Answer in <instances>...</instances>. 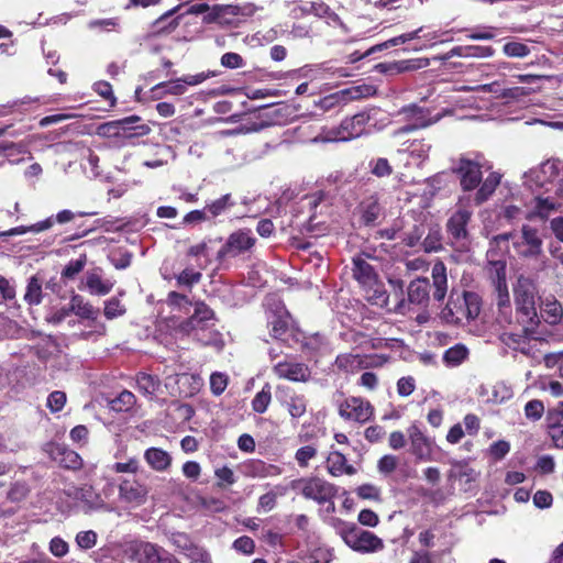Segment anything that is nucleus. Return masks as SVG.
Listing matches in <instances>:
<instances>
[{
  "label": "nucleus",
  "instance_id": "nucleus-1",
  "mask_svg": "<svg viewBox=\"0 0 563 563\" xmlns=\"http://www.w3.org/2000/svg\"><path fill=\"white\" fill-rule=\"evenodd\" d=\"M214 312L203 302H196L194 313L177 324L176 331L181 335L220 350L223 340L220 332L213 329Z\"/></svg>",
  "mask_w": 563,
  "mask_h": 563
},
{
  "label": "nucleus",
  "instance_id": "nucleus-2",
  "mask_svg": "<svg viewBox=\"0 0 563 563\" xmlns=\"http://www.w3.org/2000/svg\"><path fill=\"white\" fill-rule=\"evenodd\" d=\"M509 238L510 234L508 233L496 235L490 242L492 247L487 251V273L497 292V305L500 310V313L506 319L507 312L510 311V297L506 279V262L504 260L495 258L496 253L495 250L493 249V245L507 243Z\"/></svg>",
  "mask_w": 563,
  "mask_h": 563
},
{
  "label": "nucleus",
  "instance_id": "nucleus-3",
  "mask_svg": "<svg viewBox=\"0 0 563 563\" xmlns=\"http://www.w3.org/2000/svg\"><path fill=\"white\" fill-rule=\"evenodd\" d=\"M514 294L518 319L523 324V331H532L539 323L536 284L532 279L520 276L514 288Z\"/></svg>",
  "mask_w": 563,
  "mask_h": 563
},
{
  "label": "nucleus",
  "instance_id": "nucleus-4",
  "mask_svg": "<svg viewBox=\"0 0 563 563\" xmlns=\"http://www.w3.org/2000/svg\"><path fill=\"white\" fill-rule=\"evenodd\" d=\"M112 492L113 483L109 482L102 492H98L90 484H84L69 488L67 495L77 503L84 514L90 515L93 512H112L114 510V507L107 503V498Z\"/></svg>",
  "mask_w": 563,
  "mask_h": 563
},
{
  "label": "nucleus",
  "instance_id": "nucleus-5",
  "mask_svg": "<svg viewBox=\"0 0 563 563\" xmlns=\"http://www.w3.org/2000/svg\"><path fill=\"white\" fill-rule=\"evenodd\" d=\"M493 165L481 153L461 155L453 166V172L460 177V184L464 191H472L482 181V172L489 170Z\"/></svg>",
  "mask_w": 563,
  "mask_h": 563
},
{
  "label": "nucleus",
  "instance_id": "nucleus-6",
  "mask_svg": "<svg viewBox=\"0 0 563 563\" xmlns=\"http://www.w3.org/2000/svg\"><path fill=\"white\" fill-rule=\"evenodd\" d=\"M345 544L361 553H372L383 550L384 542L371 531L363 530L355 523L340 521L336 527Z\"/></svg>",
  "mask_w": 563,
  "mask_h": 563
},
{
  "label": "nucleus",
  "instance_id": "nucleus-7",
  "mask_svg": "<svg viewBox=\"0 0 563 563\" xmlns=\"http://www.w3.org/2000/svg\"><path fill=\"white\" fill-rule=\"evenodd\" d=\"M123 553L133 563H176L173 554L164 548L144 540H131L124 543Z\"/></svg>",
  "mask_w": 563,
  "mask_h": 563
},
{
  "label": "nucleus",
  "instance_id": "nucleus-8",
  "mask_svg": "<svg viewBox=\"0 0 563 563\" xmlns=\"http://www.w3.org/2000/svg\"><path fill=\"white\" fill-rule=\"evenodd\" d=\"M295 487L300 489L305 498L312 499L318 504L329 503L331 509H334L333 498L336 495V488L333 484L320 477H308L297 481Z\"/></svg>",
  "mask_w": 563,
  "mask_h": 563
},
{
  "label": "nucleus",
  "instance_id": "nucleus-9",
  "mask_svg": "<svg viewBox=\"0 0 563 563\" xmlns=\"http://www.w3.org/2000/svg\"><path fill=\"white\" fill-rule=\"evenodd\" d=\"M211 73H199L196 75H185L180 78L159 82L152 88L154 99H162L165 96H181L187 91L188 86H197L207 80Z\"/></svg>",
  "mask_w": 563,
  "mask_h": 563
},
{
  "label": "nucleus",
  "instance_id": "nucleus-10",
  "mask_svg": "<svg viewBox=\"0 0 563 563\" xmlns=\"http://www.w3.org/2000/svg\"><path fill=\"white\" fill-rule=\"evenodd\" d=\"M375 93L376 88L374 86L363 84L328 95L318 104L322 110L329 111L335 107L346 104L349 101L367 98Z\"/></svg>",
  "mask_w": 563,
  "mask_h": 563
},
{
  "label": "nucleus",
  "instance_id": "nucleus-11",
  "mask_svg": "<svg viewBox=\"0 0 563 563\" xmlns=\"http://www.w3.org/2000/svg\"><path fill=\"white\" fill-rule=\"evenodd\" d=\"M429 280L427 278H418L412 280L408 286V299H401L395 307V312L407 314L410 311V305L424 307L427 306L430 291Z\"/></svg>",
  "mask_w": 563,
  "mask_h": 563
},
{
  "label": "nucleus",
  "instance_id": "nucleus-12",
  "mask_svg": "<svg viewBox=\"0 0 563 563\" xmlns=\"http://www.w3.org/2000/svg\"><path fill=\"white\" fill-rule=\"evenodd\" d=\"M407 435L410 442L411 454L417 460L423 462L432 461L434 440L428 437L417 423H412L407 428Z\"/></svg>",
  "mask_w": 563,
  "mask_h": 563
},
{
  "label": "nucleus",
  "instance_id": "nucleus-13",
  "mask_svg": "<svg viewBox=\"0 0 563 563\" xmlns=\"http://www.w3.org/2000/svg\"><path fill=\"white\" fill-rule=\"evenodd\" d=\"M339 415L345 420L364 423L372 418L373 407L363 398L350 397L339 405Z\"/></svg>",
  "mask_w": 563,
  "mask_h": 563
},
{
  "label": "nucleus",
  "instance_id": "nucleus-14",
  "mask_svg": "<svg viewBox=\"0 0 563 563\" xmlns=\"http://www.w3.org/2000/svg\"><path fill=\"white\" fill-rule=\"evenodd\" d=\"M255 238L251 230H239L229 235L225 244L219 250L218 258L233 257L253 247Z\"/></svg>",
  "mask_w": 563,
  "mask_h": 563
},
{
  "label": "nucleus",
  "instance_id": "nucleus-15",
  "mask_svg": "<svg viewBox=\"0 0 563 563\" xmlns=\"http://www.w3.org/2000/svg\"><path fill=\"white\" fill-rule=\"evenodd\" d=\"M400 113L405 115L408 122L395 132L396 136L427 128L438 121V119H432L430 117V112L428 110L416 104L404 107L400 110Z\"/></svg>",
  "mask_w": 563,
  "mask_h": 563
},
{
  "label": "nucleus",
  "instance_id": "nucleus-16",
  "mask_svg": "<svg viewBox=\"0 0 563 563\" xmlns=\"http://www.w3.org/2000/svg\"><path fill=\"white\" fill-rule=\"evenodd\" d=\"M471 200V197H462L460 199V207L459 209L450 217L446 223L448 232L456 242H461L466 240L467 238V230L466 225L472 217V210L467 209L464 205V202H468Z\"/></svg>",
  "mask_w": 563,
  "mask_h": 563
},
{
  "label": "nucleus",
  "instance_id": "nucleus-17",
  "mask_svg": "<svg viewBox=\"0 0 563 563\" xmlns=\"http://www.w3.org/2000/svg\"><path fill=\"white\" fill-rule=\"evenodd\" d=\"M463 306L465 307V310L461 313L454 312L453 306L455 307L456 303L452 301V299L449 300L446 308L443 311V314L445 318H451L452 322H461L463 319L471 320L475 319L481 311V299L477 294L465 291L462 297Z\"/></svg>",
  "mask_w": 563,
  "mask_h": 563
},
{
  "label": "nucleus",
  "instance_id": "nucleus-18",
  "mask_svg": "<svg viewBox=\"0 0 563 563\" xmlns=\"http://www.w3.org/2000/svg\"><path fill=\"white\" fill-rule=\"evenodd\" d=\"M119 498L132 507H139L146 501L147 488L136 479L122 478L119 482Z\"/></svg>",
  "mask_w": 563,
  "mask_h": 563
},
{
  "label": "nucleus",
  "instance_id": "nucleus-19",
  "mask_svg": "<svg viewBox=\"0 0 563 563\" xmlns=\"http://www.w3.org/2000/svg\"><path fill=\"white\" fill-rule=\"evenodd\" d=\"M274 374L282 379L307 383L311 378L308 365L292 361H282L274 365Z\"/></svg>",
  "mask_w": 563,
  "mask_h": 563
},
{
  "label": "nucleus",
  "instance_id": "nucleus-20",
  "mask_svg": "<svg viewBox=\"0 0 563 563\" xmlns=\"http://www.w3.org/2000/svg\"><path fill=\"white\" fill-rule=\"evenodd\" d=\"M277 399L294 419L302 417L307 411V399L289 387L277 388Z\"/></svg>",
  "mask_w": 563,
  "mask_h": 563
},
{
  "label": "nucleus",
  "instance_id": "nucleus-21",
  "mask_svg": "<svg viewBox=\"0 0 563 563\" xmlns=\"http://www.w3.org/2000/svg\"><path fill=\"white\" fill-rule=\"evenodd\" d=\"M559 173V162L547 161L536 168H531L525 174L526 184L530 187H543L548 183H552Z\"/></svg>",
  "mask_w": 563,
  "mask_h": 563
},
{
  "label": "nucleus",
  "instance_id": "nucleus-22",
  "mask_svg": "<svg viewBox=\"0 0 563 563\" xmlns=\"http://www.w3.org/2000/svg\"><path fill=\"white\" fill-rule=\"evenodd\" d=\"M521 242H516L517 252L525 257L538 256L542 251V240L539 238L538 230L529 225L521 229Z\"/></svg>",
  "mask_w": 563,
  "mask_h": 563
},
{
  "label": "nucleus",
  "instance_id": "nucleus-23",
  "mask_svg": "<svg viewBox=\"0 0 563 563\" xmlns=\"http://www.w3.org/2000/svg\"><path fill=\"white\" fill-rule=\"evenodd\" d=\"M369 122V114L367 112H358L351 118L344 119L340 124L346 141L360 137L366 132V126Z\"/></svg>",
  "mask_w": 563,
  "mask_h": 563
},
{
  "label": "nucleus",
  "instance_id": "nucleus-24",
  "mask_svg": "<svg viewBox=\"0 0 563 563\" xmlns=\"http://www.w3.org/2000/svg\"><path fill=\"white\" fill-rule=\"evenodd\" d=\"M113 285L114 283L112 280L103 278L100 268H95L86 273L85 286L91 295L104 296L112 290Z\"/></svg>",
  "mask_w": 563,
  "mask_h": 563
},
{
  "label": "nucleus",
  "instance_id": "nucleus-25",
  "mask_svg": "<svg viewBox=\"0 0 563 563\" xmlns=\"http://www.w3.org/2000/svg\"><path fill=\"white\" fill-rule=\"evenodd\" d=\"M242 13V9L232 4H217L213 5L210 12L205 16L208 23L218 22L221 24H231L239 22L235 18Z\"/></svg>",
  "mask_w": 563,
  "mask_h": 563
},
{
  "label": "nucleus",
  "instance_id": "nucleus-26",
  "mask_svg": "<svg viewBox=\"0 0 563 563\" xmlns=\"http://www.w3.org/2000/svg\"><path fill=\"white\" fill-rule=\"evenodd\" d=\"M353 276L364 287H372L377 282V275L374 268L362 255L353 258Z\"/></svg>",
  "mask_w": 563,
  "mask_h": 563
},
{
  "label": "nucleus",
  "instance_id": "nucleus-27",
  "mask_svg": "<svg viewBox=\"0 0 563 563\" xmlns=\"http://www.w3.org/2000/svg\"><path fill=\"white\" fill-rule=\"evenodd\" d=\"M431 144L424 140H411L401 144L399 153L408 154L417 165H421L429 156Z\"/></svg>",
  "mask_w": 563,
  "mask_h": 563
},
{
  "label": "nucleus",
  "instance_id": "nucleus-28",
  "mask_svg": "<svg viewBox=\"0 0 563 563\" xmlns=\"http://www.w3.org/2000/svg\"><path fill=\"white\" fill-rule=\"evenodd\" d=\"M501 180V175L497 172H492L489 175L485 178V180L478 186L477 191L474 195V202L475 205H482L483 202L487 201L492 195L495 192L497 187L499 186Z\"/></svg>",
  "mask_w": 563,
  "mask_h": 563
},
{
  "label": "nucleus",
  "instance_id": "nucleus-29",
  "mask_svg": "<svg viewBox=\"0 0 563 563\" xmlns=\"http://www.w3.org/2000/svg\"><path fill=\"white\" fill-rule=\"evenodd\" d=\"M144 460L156 472L166 471L172 464V456L159 448H150L144 452Z\"/></svg>",
  "mask_w": 563,
  "mask_h": 563
},
{
  "label": "nucleus",
  "instance_id": "nucleus-30",
  "mask_svg": "<svg viewBox=\"0 0 563 563\" xmlns=\"http://www.w3.org/2000/svg\"><path fill=\"white\" fill-rule=\"evenodd\" d=\"M563 309L554 297H547L540 305V316L547 323L556 324L561 321Z\"/></svg>",
  "mask_w": 563,
  "mask_h": 563
},
{
  "label": "nucleus",
  "instance_id": "nucleus-31",
  "mask_svg": "<svg viewBox=\"0 0 563 563\" xmlns=\"http://www.w3.org/2000/svg\"><path fill=\"white\" fill-rule=\"evenodd\" d=\"M433 298L441 301L445 298L448 291L446 268L442 262H437L432 267Z\"/></svg>",
  "mask_w": 563,
  "mask_h": 563
},
{
  "label": "nucleus",
  "instance_id": "nucleus-32",
  "mask_svg": "<svg viewBox=\"0 0 563 563\" xmlns=\"http://www.w3.org/2000/svg\"><path fill=\"white\" fill-rule=\"evenodd\" d=\"M244 474L249 477L264 478L280 474V468L260 460H253L244 465Z\"/></svg>",
  "mask_w": 563,
  "mask_h": 563
},
{
  "label": "nucleus",
  "instance_id": "nucleus-33",
  "mask_svg": "<svg viewBox=\"0 0 563 563\" xmlns=\"http://www.w3.org/2000/svg\"><path fill=\"white\" fill-rule=\"evenodd\" d=\"M69 310L81 319L96 320L99 310L93 308L81 296L74 295L70 299Z\"/></svg>",
  "mask_w": 563,
  "mask_h": 563
},
{
  "label": "nucleus",
  "instance_id": "nucleus-34",
  "mask_svg": "<svg viewBox=\"0 0 563 563\" xmlns=\"http://www.w3.org/2000/svg\"><path fill=\"white\" fill-rule=\"evenodd\" d=\"M53 457L65 468L77 470L81 466V457L75 451L65 446H56Z\"/></svg>",
  "mask_w": 563,
  "mask_h": 563
},
{
  "label": "nucleus",
  "instance_id": "nucleus-35",
  "mask_svg": "<svg viewBox=\"0 0 563 563\" xmlns=\"http://www.w3.org/2000/svg\"><path fill=\"white\" fill-rule=\"evenodd\" d=\"M235 206V201L231 194H225L218 199H214L206 205L207 211L210 214L211 221L216 218L225 214L232 207Z\"/></svg>",
  "mask_w": 563,
  "mask_h": 563
},
{
  "label": "nucleus",
  "instance_id": "nucleus-36",
  "mask_svg": "<svg viewBox=\"0 0 563 563\" xmlns=\"http://www.w3.org/2000/svg\"><path fill=\"white\" fill-rule=\"evenodd\" d=\"M54 225L53 218H46L45 220L38 221L32 225H20L12 228L10 230L0 232V236H14V235H23L25 233H40L46 230H49Z\"/></svg>",
  "mask_w": 563,
  "mask_h": 563
},
{
  "label": "nucleus",
  "instance_id": "nucleus-37",
  "mask_svg": "<svg viewBox=\"0 0 563 563\" xmlns=\"http://www.w3.org/2000/svg\"><path fill=\"white\" fill-rule=\"evenodd\" d=\"M42 284V279H40L36 275L31 276L27 279L23 300L29 306H38L43 301Z\"/></svg>",
  "mask_w": 563,
  "mask_h": 563
},
{
  "label": "nucleus",
  "instance_id": "nucleus-38",
  "mask_svg": "<svg viewBox=\"0 0 563 563\" xmlns=\"http://www.w3.org/2000/svg\"><path fill=\"white\" fill-rule=\"evenodd\" d=\"M328 471L333 476L352 475L355 472L354 467L347 464L345 456L336 451L328 457Z\"/></svg>",
  "mask_w": 563,
  "mask_h": 563
},
{
  "label": "nucleus",
  "instance_id": "nucleus-39",
  "mask_svg": "<svg viewBox=\"0 0 563 563\" xmlns=\"http://www.w3.org/2000/svg\"><path fill=\"white\" fill-rule=\"evenodd\" d=\"M273 338L283 340L290 325V316L287 311L280 310L268 321Z\"/></svg>",
  "mask_w": 563,
  "mask_h": 563
},
{
  "label": "nucleus",
  "instance_id": "nucleus-40",
  "mask_svg": "<svg viewBox=\"0 0 563 563\" xmlns=\"http://www.w3.org/2000/svg\"><path fill=\"white\" fill-rule=\"evenodd\" d=\"M560 206L561 203L555 202L552 198L538 197L534 199L533 210L529 211L526 214V218L533 219L534 217H539L540 219H547L556 209V207Z\"/></svg>",
  "mask_w": 563,
  "mask_h": 563
},
{
  "label": "nucleus",
  "instance_id": "nucleus-41",
  "mask_svg": "<svg viewBox=\"0 0 563 563\" xmlns=\"http://www.w3.org/2000/svg\"><path fill=\"white\" fill-rule=\"evenodd\" d=\"M335 365L341 371L354 373L364 366V360L360 354L343 353L336 356Z\"/></svg>",
  "mask_w": 563,
  "mask_h": 563
},
{
  "label": "nucleus",
  "instance_id": "nucleus-42",
  "mask_svg": "<svg viewBox=\"0 0 563 563\" xmlns=\"http://www.w3.org/2000/svg\"><path fill=\"white\" fill-rule=\"evenodd\" d=\"M468 356V349L464 344H455L443 354V362L446 366L455 367L461 365Z\"/></svg>",
  "mask_w": 563,
  "mask_h": 563
},
{
  "label": "nucleus",
  "instance_id": "nucleus-43",
  "mask_svg": "<svg viewBox=\"0 0 563 563\" xmlns=\"http://www.w3.org/2000/svg\"><path fill=\"white\" fill-rule=\"evenodd\" d=\"M131 121L132 119H125L103 123L98 126L97 133L98 135L106 137L119 136L130 129L129 124Z\"/></svg>",
  "mask_w": 563,
  "mask_h": 563
},
{
  "label": "nucleus",
  "instance_id": "nucleus-44",
  "mask_svg": "<svg viewBox=\"0 0 563 563\" xmlns=\"http://www.w3.org/2000/svg\"><path fill=\"white\" fill-rule=\"evenodd\" d=\"M501 341L510 349L515 351H519L521 353L527 354L528 349V339L527 335L521 333L514 332H504L500 335Z\"/></svg>",
  "mask_w": 563,
  "mask_h": 563
},
{
  "label": "nucleus",
  "instance_id": "nucleus-45",
  "mask_svg": "<svg viewBox=\"0 0 563 563\" xmlns=\"http://www.w3.org/2000/svg\"><path fill=\"white\" fill-rule=\"evenodd\" d=\"M136 386L139 391L143 393L145 396H153L159 387V380L156 376L140 373L136 376Z\"/></svg>",
  "mask_w": 563,
  "mask_h": 563
},
{
  "label": "nucleus",
  "instance_id": "nucleus-46",
  "mask_svg": "<svg viewBox=\"0 0 563 563\" xmlns=\"http://www.w3.org/2000/svg\"><path fill=\"white\" fill-rule=\"evenodd\" d=\"M313 143L345 142L341 124L333 128H323L321 132L312 139Z\"/></svg>",
  "mask_w": 563,
  "mask_h": 563
},
{
  "label": "nucleus",
  "instance_id": "nucleus-47",
  "mask_svg": "<svg viewBox=\"0 0 563 563\" xmlns=\"http://www.w3.org/2000/svg\"><path fill=\"white\" fill-rule=\"evenodd\" d=\"M272 400L271 386L265 384L261 391H258L252 400V408L257 413H263L267 410Z\"/></svg>",
  "mask_w": 563,
  "mask_h": 563
},
{
  "label": "nucleus",
  "instance_id": "nucleus-48",
  "mask_svg": "<svg viewBox=\"0 0 563 563\" xmlns=\"http://www.w3.org/2000/svg\"><path fill=\"white\" fill-rule=\"evenodd\" d=\"M367 288H368L367 300L372 305L378 306L380 308H385L388 303L389 296H388L387 291L383 288V286L377 285V283H376L374 286L367 287Z\"/></svg>",
  "mask_w": 563,
  "mask_h": 563
},
{
  "label": "nucleus",
  "instance_id": "nucleus-49",
  "mask_svg": "<svg viewBox=\"0 0 563 563\" xmlns=\"http://www.w3.org/2000/svg\"><path fill=\"white\" fill-rule=\"evenodd\" d=\"M141 464L136 456L129 457L126 461H118L111 465V471L114 473L136 474L140 471Z\"/></svg>",
  "mask_w": 563,
  "mask_h": 563
},
{
  "label": "nucleus",
  "instance_id": "nucleus-50",
  "mask_svg": "<svg viewBox=\"0 0 563 563\" xmlns=\"http://www.w3.org/2000/svg\"><path fill=\"white\" fill-rule=\"evenodd\" d=\"M135 404V396L129 390H123L115 399L111 401V408L114 411H128Z\"/></svg>",
  "mask_w": 563,
  "mask_h": 563
},
{
  "label": "nucleus",
  "instance_id": "nucleus-51",
  "mask_svg": "<svg viewBox=\"0 0 563 563\" xmlns=\"http://www.w3.org/2000/svg\"><path fill=\"white\" fill-rule=\"evenodd\" d=\"M362 219L366 224H374L380 214V207L376 200H368L362 206Z\"/></svg>",
  "mask_w": 563,
  "mask_h": 563
},
{
  "label": "nucleus",
  "instance_id": "nucleus-52",
  "mask_svg": "<svg viewBox=\"0 0 563 563\" xmlns=\"http://www.w3.org/2000/svg\"><path fill=\"white\" fill-rule=\"evenodd\" d=\"M424 232L426 228L423 224H413L411 230L400 233V238L406 245L413 247L418 245Z\"/></svg>",
  "mask_w": 563,
  "mask_h": 563
},
{
  "label": "nucleus",
  "instance_id": "nucleus-53",
  "mask_svg": "<svg viewBox=\"0 0 563 563\" xmlns=\"http://www.w3.org/2000/svg\"><path fill=\"white\" fill-rule=\"evenodd\" d=\"M512 397V391L505 384H496L492 387V395L488 396L487 401L493 404H501Z\"/></svg>",
  "mask_w": 563,
  "mask_h": 563
},
{
  "label": "nucleus",
  "instance_id": "nucleus-54",
  "mask_svg": "<svg viewBox=\"0 0 563 563\" xmlns=\"http://www.w3.org/2000/svg\"><path fill=\"white\" fill-rule=\"evenodd\" d=\"M86 263H87L86 255H81L77 260L69 261L67 263V265L64 267V269L62 271V277L68 278V279L74 278L77 274H79L84 269Z\"/></svg>",
  "mask_w": 563,
  "mask_h": 563
},
{
  "label": "nucleus",
  "instance_id": "nucleus-55",
  "mask_svg": "<svg viewBox=\"0 0 563 563\" xmlns=\"http://www.w3.org/2000/svg\"><path fill=\"white\" fill-rule=\"evenodd\" d=\"M185 555L194 563H210V554L201 547L190 543Z\"/></svg>",
  "mask_w": 563,
  "mask_h": 563
},
{
  "label": "nucleus",
  "instance_id": "nucleus-56",
  "mask_svg": "<svg viewBox=\"0 0 563 563\" xmlns=\"http://www.w3.org/2000/svg\"><path fill=\"white\" fill-rule=\"evenodd\" d=\"M98 536L93 530L80 531L76 534L75 541L81 550L92 549L97 544Z\"/></svg>",
  "mask_w": 563,
  "mask_h": 563
},
{
  "label": "nucleus",
  "instance_id": "nucleus-57",
  "mask_svg": "<svg viewBox=\"0 0 563 563\" xmlns=\"http://www.w3.org/2000/svg\"><path fill=\"white\" fill-rule=\"evenodd\" d=\"M426 252H435L441 249V232L439 228L431 229L422 242Z\"/></svg>",
  "mask_w": 563,
  "mask_h": 563
},
{
  "label": "nucleus",
  "instance_id": "nucleus-58",
  "mask_svg": "<svg viewBox=\"0 0 563 563\" xmlns=\"http://www.w3.org/2000/svg\"><path fill=\"white\" fill-rule=\"evenodd\" d=\"M48 550L55 558H64L69 552V544L60 537H54L48 543Z\"/></svg>",
  "mask_w": 563,
  "mask_h": 563
},
{
  "label": "nucleus",
  "instance_id": "nucleus-59",
  "mask_svg": "<svg viewBox=\"0 0 563 563\" xmlns=\"http://www.w3.org/2000/svg\"><path fill=\"white\" fill-rule=\"evenodd\" d=\"M317 449L312 445L301 446L297 450L295 454V460L297 461L300 467H307L309 461L316 457Z\"/></svg>",
  "mask_w": 563,
  "mask_h": 563
},
{
  "label": "nucleus",
  "instance_id": "nucleus-60",
  "mask_svg": "<svg viewBox=\"0 0 563 563\" xmlns=\"http://www.w3.org/2000/svg\"><path fill=\"white\" fill-rule=\"evenodd\" d=\"M66 400L67 397L64 391L55 390L47 397V407L52 412H58L64 408Z\"/></svg>",
  "mask_w": 563,
  "mask_h": 563
},
{
  "label": "nucleus",
  "instance_id": "nucleus-61",
  "mask_svg": "<svg viewBox=\"0 0 563 563\" xmlns=\"http://www.w3.org/2000/svg\"><path fill=\"white\" fill-rule=\"evenodd\" d=\"M228 386L227 375L216 372L210 376V389L213 395H221Z\"/></svg>",
  "mask_w": 563,
  "mask_h": 563
},
{
  "label": "nucleus",
  "instance_id": "nucleus-62",
  "mask_svg": "<svg viewBox=\"0 0 563 563\" xmlns=\"http://www.w3.org/2000/svg\"><path fill=\"white\" fill-rule=\"evenodd\" d=\"M30 492V487L24 482H15L8 492V498L11 501H20L24 499Z\"/></svg>",
  "mask_w": 563,
  "mask_h": 563
},
{
  "label": "nucleus",
  "instance_id": "nucleus-63",
  "mask_svg": "<svg viewBox=\"0 0 563 563\" xmlns=\"http://www.w3.org/2000/svg\"><path fill=\"white\" fill-rule=\"evenodd\" d=\"M15 298V286L12 280L0 275V302Z\"/></svg>",
  "mask_w": 563,
  "mask_h": 563
},
{
  "label": "nucleus",
  "instance_id": "nucleus-64",
  "mask_svg": "<svg viewBox=\"0 0 563 563\" xmlns=\"http://www.w3.org/2000/svg\"><path fill=\"white\" fill-rule=\"evenodd\" d=\"M544 412V406L540 400H530L525 406V415L528 419L539 420Z\"/></svg>",
  "mask_w": 563,
  "mask_h": 563
}]
</instances>
